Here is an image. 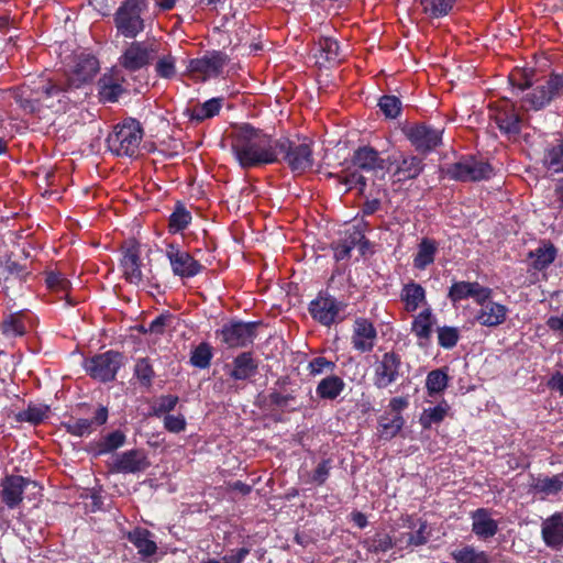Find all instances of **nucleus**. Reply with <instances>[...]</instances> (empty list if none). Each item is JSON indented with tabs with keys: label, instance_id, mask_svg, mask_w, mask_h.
Segmentation results:
<instances>
[{
	"label": "nucleus",
	"instance_id": "nucleus-17",
	"mask_svg": "<svg viewBox=\"0 0 563 563\" xmlns=\"http://www.w3.org/2000/svg\"><path fill=\"white\" fill-rule=\"evenodd\" d=\"M166 257L169 261L173 274L181 279L192 278L205 269L199 261L175 243L167 244Z\"/></svg>",
	"mask_w": 563,
	"mask_h": 563
},
{
	"label": "nucleus",
	"instance_id": "nucleus-9",
	"mask_svg": "<svg viewBox=\"0 0 563 563\" xmlns=\"http://www.w3.org/2000/svg\"><path fill=\"white\" fill-rule=\"evenodd\" d=\"M123 365V353L114 350L95 354L82 362L87 375L103 384L115 380L118 372Z\"/></svg>",
	"mask_w": 563,
	"mask_h": 563
},
{
	"label": "nucleus",
	"instance_id": "nucleus-24",
	"mask_svg": "<svg viewBox=\"0 0 563 563\" xmlns=\"http://www.w3.org/2000/svg\"><path fill=\"white\" fill-rule=\"evenodd\" d=\"M507 314L508 308L505 305L492 301L477 310L475 320L481 325L496 328L506 321Z\"/></svg>",
	"mask_w": 563,
	"mask_h": 563
},
{
	"label": "nucleus",
	"instance_id": "nucleus-11",
	"mask_svg": "<svg viewBox=\"0 0 563 563\" xmlns=\"http://www.w3.org/2000/svg\"><path fill=\"white\" fill-rule=\"evenodd\" d=\"M260 324L258 321L231 320L217 330L216 335L228 349H242L253 344Z\"/></svg>",
	"mask_w": 563,
	"mask_h": 563
},
{
	"label": "nucleus",
	"instance_id": "nucleus-27",
	"mask_svg": "<svg viewBox=\"0 0 563 563\" xmlns=\"http://www.w3.org/2000/svg\"><path fill=\"white\" fill-rule=\"evenodd\" d=\"M542 538L544 543L551 548L563 547V515L556 512L542 523Z\"/></svg>",
	"mask_w": 563,
	"mask_h": 563
},
{
	"label": "nucleus",
	"instance_id": "nucleus-52",
	"mask_svg": "<svg viewBox=\"0 0 563 563\" xmlns=\"http://www.w3.org/2000/svg\"><path fill=\"white\" fill-rule=\"evenodd\" d=\"M430 530L427 520H419V528L413 533H402L396 542L405 540L406 547H421L424 545L430 538Z\"/></svg>",
	"mask_w": 563,
	"mask_h": 563
},
{
	"label": "nucleus",
	"instance_id": "nucleus-23",
	"mask_svg": "<svg viewBox=\"0 0 563 563\" xmlns=\"http://www.w3.org/2000/svg\"><path fill=\"white\" fill-rule=\"evenodd\" d=\"M352 164L367 173H376L385 168V159L376 148L369 145L360 146L353 152Z\"/></svg>",
	"mask_w": 563,
	"mask_h": 563
},
{
	"label": "nucleus",
	"instance_id": "nucleus-26",
	"mask_svg": "<svg viewBox=\"0 0 563 563\" xmlns=\"http://www.w3.org/2000/svg\"><path fill=\"white\" fill-rule=\"evenodd\" d=\"M473 523L472 531L479 539L487 540L493 538L498 531V523L490 518L486 508H478L472 514Z\"/></svg>",
	"mask_w": 563,
	"mask_h": 563
},
{
	"label": "nucleus",
	"instance_id": "nucleus-47",
	"mask_svg": "<svg viewBox=\"0 0 563 563\" xmlns=\"http://www.w3.org/2000/svg\"><path fill=\"white\" fill-rule=\"evenodd\" d=\"M362 547L369 553L387 552L393 549L394 542L390 534L386 532H376L372 538H366L361 542Z\"/></svg>",
	"mask_w": 563,
	"mask_h": 563
},
{
	"label": "nucleus",
	"instance_id": "nucleus-55",
	"mask_svg": "<svg viewBox=\"0 0 563 563\" xmlns=\"http://www.w3.org/2000/svg\"><path fill=\"white\" fill-rule=\"evenodd\" d=\"M449 376L443 369L431 371L426 378V388L429 396L438 395L448 387Z\"/></svg>",
	"mask_w": 563,
	"mask_h": 563
},
{
	"label": "nucleus",
	"instance_id": "nucleus-44",
	"mask_svg": "<svg viewBox=\"0 0 563 563\" xmlns=\"http://www.w3.org/2000/svg\"><path fill=\"white\" fill-rule=\"evenodd\" d=\"M98 87L100 99L104 102H117L120 96L125 92L120 82L107 75L99 79Z\"/></svg>",
	"mask_w": 563,
	"mask_h": 563
},
{
	"label": "nucleus",
	"instance_id": "nucleus-63",
	"mask_svg": "<svg viewBox=\"0 0 563 563\" xmlns=\"http://www.w3.org/2000/svg\"><path fill=\"white\" fill-rule=\"evenodd\" d=\"M174 316L169 311H164L150 322L146 331L162 335L164 334L166 327L172 324Z\"/></svg>",
	"mask_w": 563,
	"mask_h": 563
},
{
	"label": "nucleus",
	"instance_id": "nucleus-37",
	"mask_svg": "<svg viewBox=\"0 0 563 563\" xmlns=\"http://www.w3.org/2000/svg\"><path fill=\"white\" fill-rule=\"evenodd\" d=\"M400 299L405 303L406 311L415 312L426 301V289L420 284L411 280L404 285Z\"/></svg>",
	"mask_w": 563,
	"mask_h": 563
},
{
	"label": "nucleus",
	"instance_id": "nucleus-19",
	"mask_svg": "<svg viewBox=\"0 0 563 563\" xmlns=\"http://www.w3.org/2000/svg\"><path fill=\"white\" fill-rule=\"evenodd\" d=\"M108 418V407L99 405L92 419L70 417L68 420L62 422V427L68 434L84 438L90 435L98 427L106 424Z\"/></svg>",
	"mask_w": 563,
	"mask_h": 563
},
{
	"label": "nucleus",
	"instance_id": "nucleus-41",
	"mask_svg": "<svg viewBox=\"0 0 563 563\" xmlns=\"http://www.w3.org/2000/svg\"><path fill=\"white\" fill-rule=\"evenodd\" d=\"M133 376L141 387L150 389L156 377L152 360L147 356L137 358L134 364Z\"/></svg>",
	"mask_w": 563,
	"mask_h": 563
},
{
	"label": "nucleus",
	"instance_id": "nucleus-33",
	"mask_svg": "<svg viewBox=\"0 0 563 563\" xmlns=\"http://www.w3.org/2000/svg\"><path fill=\"white\" fill-rule=\"evenodd\" d=\"M424 169L423 159L411 155L402 157L394 172V176L398 181L412 180L419 177Z\"/></svg>",
	"mask_w": 563,
	"mask_h": 563
},
{
	"label": "nucleus",
	"instance_id": "nucleus-56",
	"mask_svg": "<svg viewBox=\"0 0 563 563\" xmlns=\"http://www.w3.org/2000/svg\"><path fill=\"white\" fill-rule=\"evenodd\" d=\"M332 459L327 457L321 460L312 473L309 475V478L306 481L308 484H312L316 486H322L329 479L331 470H332Z\"/></svg>",
	"mask_w": 563,
	"mask_h": 563
},
{
	"label": "nucleus",
	"instance_id": "nucleus-43",
	"mask_svg": "<svg viewBox=\"0 0 563 563\" xmlns=\"http://www.w3.org/2000/svg\"><path fill=\"white\" fill-rule=\"evenodd\" d=\"M190 211L181 201H177L168 218V231L173 234L184 231L191 222Z\"/></svg>",
	"mask_w": 563,
	"mask_h": 563
},
{
	"label": "nucleus",
	"instance_id": "nucleus-34",
	"mask_svg": "<svg viewBox=\"0 0 563 563\" xmlns=\"http://www.w3.org/2000/svg\"><path fill=\"white\" fill-rule=\"evenodd\" d=\"M558 250L550 241L543 242L536 250L530 251L528 258L531 260L530 266L536 271L547 269L556 258Z\"/></svg>",
	"mask_w": 563,
	"mask_h": 563
},
{
	"label": "nucleus",
	"instance_id": "nucleus-48",
	"mask_svg": "<svg viewBox=\"0 0 563 563\" xmlns=\"http://www.w3.org/2000/svg\"><path fill=\"white\" fill-rule=\"evenodd\" d=\"M450 409V406L445 400L437 405L435 407L424 409L420 416V424L423 429H430L432 424L442 422Z\"/></svg>",
	"mask_w": 563,
	"mask_h": 563
},
{
	"label": "nucleus",
	"instance_id": "nucleus-12",
	"mask_svg": "<svg viewBox=\"0 0 563 563\" xmlns=\"http://www.w3.org/2000/svg\"><path fill=\"white\" fill-rule=\"evenodd\" d=\"M345 307L346 303L338 300L328 291H319L317 297L310 301L308 311L314 321L319 322L321 325L331 327L342 321L340 312L343 311Z\"/></svg>",
	"mask_w": 563,
	"mask_h": 563
},
{
	"label": "nucleus",
	"instance_id": "nucleus-3",
	"mask_svg": "<svg viewBox=\"0 0 563 563\" xmlns=\"http://www.w3.org/2000/svg\"><path fill=\"white\" fill-rule=\"evenodd\" d=\"M100 69L99 60L90 54L81 55L70 75L53 79L60 90V101L69 104H77L86 97L85 84L91 81Z\"/></svg>",
	"mask_w": 563,
	"mask_h": 563
},
{
	"label": "nucleus",
	"instance_id": "nucleus-4",
	"mask_svg": "<svg viewBox=\"0 0 563 563\" xmlns=\"http://www.w3.org/2000/svg\"><path fill=\"white\" fill-rule=\"evenodd\" d=\"M312 141L308 137H280L276 140L277 163H284L295 175H302L313 166Z\"/></svg>",
	"mask_w": 563,
	"mask_h": 563
},
{
	"label": "nucleus",
	"instance_id": "nucleus-15",
	"mask_svg": "<svg viewBox=\"0 0 563 563\" xmlns=\"http://www.w3.org/2000/svg\"><path fill=\"white\" fill-rule=\"evenodd\" d=\"M489 119L494 121L500 133L508 139L516 137L521 132V118L515 104L508 100L490 106Z\"/></svg>",
	"mask_w": 563,
	"mask_h": 563
},
{
	"label": "nucleus",
	"instance_id": "nucleus-7",
	"mask_svg": "<svg viewBox=\"0 0 563 563\" xmlns=\"http://www.w3.org/2000/svg\"><path fill=\"white\" fill-rule=\"evenodd\" d=\"M560 98H563V73L552 71L545 80L533 82L521 98V107L526 111H540Z\"/></svg>",
	"mask_w": 563,
	"mask_h": 563
},
{
	"label": "nucleus",
	"instance_id": "nucleus-6",
	"mask_svg": "<svg viewBox=\"0 0 563 563\" xmlns=\"http://www.w3.org/2000/svg\"><path fill=\"white\" fill-rule=\"evenodd\" d=\"M143 128L136 119L129 118L114 126L106 142L109 151L117 156H136L143 139Z\"/></svg>",
	"mask_w": 563,
	"mask_h": 563
},
{
	"label": "nucleus",
	"instance_id": "nucleus-64",
	"mask_svg": "<svg viewBox=\"0 0 563 563\" xmlns=\"http://www.w3.org/2000/svg\"><path fill=\"white\" fill-rule=\"evenodd\" d=\"M340 181L346 186L347 190L357 188L361 192L367 186L366 178L357 172L350 173L345 176H339Z\"/></svg>",
	"mask_w": 563,
	"mask_h": 563
},
{
	"label": "nucleus",
	"instance_id": "nucleus-38",
	"mask_svg": "<svg viewBox=\"0 0 563 563\" xmlns=\"http://www.w3.org/2000/svg\"><path fill=\"white\" fill-rule=\"evenodd\" d=\"M344 388V380L340 376L332 374L318 383L316 393L320 399L334 400L343 393Z\"/></svg>",
	"mask_w": 563,
	"mask_h": 563
},
{
	"label": "nucleus",
	"instance_id": "nucleus-57",
	"mask_svg": "<svg viewBox=\"0 0 563 563\" xmlns=\"http://www.w3.org/2000/svg\"><path fill=\"white\" fill-rule=\"evenodd\" d=\"M379 110L387 119H396L401 112V100L394 95H384L377 103Z\"/></svg>",
	"mask_w": 563,
	"mask_h": 563
},
{
	"label": "nucleus",
	"instance_id": "nucleus-50",
	"mask_svg": "<svg viewBox=\"0 0 563 563\" xmlns=\"http://www.w3.org/2000/svg\"><path fill=\"white\" fill-rule=\"evenodd\" d=\"M456 0H420L423 13L431 19L442 18L452 10Z\"/></svg>",
	"mask_w": 563,
	"mask_h": 563
},
{
	"label": "nucleus",
	"instance_id": "nucleus-32",
	"mask_svg": "<svg viewBox=\"0 0 563 563\" xmlns=\"http://www.w3.org/2000/svg\"><path fill=\"white\" fill-rule=\"evenodd\" d=\"M223 98L216 97L211 98L203 103H198L192 108L186 109V114L189 117L190 121H195L197 123L203 122L207 119H211L219 114L222 106Z\"/></svg>",
	"mask_w": 563,
	"mask_h": 563
},
{
	"label": "nucleus",
	"instance_id": "nucleus-14",
	"mask_svg": "<svg viewBox=\"0 0 563 563\" xmlns=\"http://www.w3.org/2000/svg\"><path fill=\"white\" fill-rule=\"evenodd\" d=\"M402 376V361L396 351L385 352L374 364L373 385L387 388Z\"/></svg>",
	"mask_w": 563,
	"mask_h": 563
},
{
	"label": "nucleus",
	"instance_id": "nucleus-29",
	"mask_svg": "<svg viewBox=\"0 0 563 563\" xmlns=\"http://www.w3.org/2000/svg\"><path fill=\"white\" fill-rule=\"evenodd\" d=\"M433 323L434 320L430 307L423 309L413 318L411 322V332L418 339V344L420 346L426 345L430 341Z\"/></svg>",
	"mask_w": 563,
	"mask_h": 563
},
{
	"label": "nucleus",
	"instance_id": "nucleus-39",
	"mask_svg": "<svg viewBox=\"0 0 563 563\" xmlns=\"http://www.w3.org/2000/svg\"><path fill=\"white\" fill-rule=\"evenodd\" d=\"M319 57L330 65L343 59L339 42L331 36H320L317 41Z\"/></svg>",
	"mask_w": 563,
	"mask_h": 563
},
{
	"label": "nucleus",
	"instance_id": "nucleus-8",
	"mask_svg": "<svg viewBox=\"0 0 563 563\" xmlns=\"http://www.w3.org/2000/svg\"><path fill=\"white\" fill-rule=\"evenodd\" d=\"M161 43L155 37L132 41L119 57V65L129 73H135L150 66L157 57Z\"/></svg>",
	"mask_w": 563,
	"mask_h": 563
},
{
	"label": "nucleus",
	"instance_id": "nucleus-21",
	"mask_svg": "<svg viewBox=\"0 0 563 563\" xmlns=\"http://www.w3.org/2000/svg\"><path fill=\"white\" fill-rule=\"evenodd\" d=\"M29 485L36 486V482L22 475H7L1 482V499L10 508H16L23 500L24 490Z\"/></svg>",
	"mask_w": 563,
	"mask_h": 563
},
{
	"label": "nucleus",
	"instance_id": "nucleus-13",
	"mask_svg": "<svg viewBox=\"0 0 563 563\" xmlns=\"http://www.w3.org/2000/svg\"><path fill=\"white\" fill-rule=\"evenodd\" d=\"M404 133L415 150L428 155L442 144L443 130L427 123H413L404 129Z\"/></svg>",
	"mask_w": 563,
	"mask_h": 563
},
{
	"label": "nucleus",
	"instance_id": "nucleus-36",
	"mask_svg": "<svg viewBox=\"0 0 563 563\" xmlns=\"http://www.w3.org/2000/svg\"><path fill=\"white\" fill-rule=\"evenodd\" d=\"M438 252V242L430 238H422L418 244V251L413 256V267L423 271L435 260Z\"/></svg>",
	"mask_w": 563,
	"mask_h": 563
},
{
	"label": "nucleus",
	"instance_id": "nucleus-49",
	"mask_svg": "<svg viewBox=\"0 0 563 563\" xmlns=\"http://www.w3.org/2000/svg\"><path fill=\"white\" fill-rule=\"evenodd\" d=\"M531 487L538 493L556 495L563 489V473L553 475L552 477H539L531 484Z\"/></svg>",
	"mask_w": 563,
	"mask_h": 563
},
{
	"label": "nucleus",
	"instance_id": "nucleus-40",
	"mask_svg": "<svg viewBox=\"0 0 563 563\" xmlns=\"http://www.w3.org/2000/svg\"><path fill=\"white\" fill-rule=\"evenodd\" d=\"M49 407L46 405H34L30 402L26 409L14 415V421L18 423L27 422L32 426H38L48 418Z\"/></svg>",
	"mask_w": 563,
	"mask_h": 563
},
{
	"label": "nucleus",
	"instance_id": "nucleus-62",
	"mask_svg": "<svg viewBox=\"0 0 563 563\" xmlns=\"http://www.w3.org/2000/svg\"><path fill=\"white\" fill-rule=\"evenodd\" d=\"M178 396L175 395H163L161 396L155 405L153 406V412L156 417L162 415H168L173 411L178 404Z\"/></svg>",
	"mask_w": 563,
	"mask_h": 563
},
{
	"label": "nucleus",
	"instance_id": "nucleus-20",
	"mask_svg": "<svg viewBox=\"0 0 563 563\" xmlns=\"http://www.w3.org/2000/svg\"><path fill=\"white\" fill-rule=\"evenodd\" d=\"M377 330L373 321L364 317H357L353 321L351 344L358 353H369L377 341Z\"/></svg>",
	"mask_w": 563,
	"mask_h": 563
},
{
	"label": "nucleus",
	"instance_id": "nucleus-61",
	"mask_svg": "<svg viewBox=\"0 0 563 563\" xmlns=\"http://www.w3.org/2000/svg\"><path fill=\"white\" fill-rule=\"evenodd\" d=\"M335 368L336 364L324 356H317L307 365V371L311 376H318L327 372L332 373Z\"/></svg>",
	"mask_w": 563,
	"mask_h": 563
},
{
	"label": "nucleus",
	"instance_id": "nucleus-2",
	"mask_svg": "<svg viewBox=\"0 0 563 563\" xmlns=\"http://www.w3.org/2000/svg\"><path fill=\"white\" fill-rule=\"evenodd\" d=\"M11 98L19 108L26 114H33L40 111L42 103H46L47 108L54 109L56 112H66L68 110L66 103L60 101V90L53 79H40L31 84H23L19 87L9 89Z\"/></svg>",
	"mask_w": 563,
	"mask_h": 563
},
{
	"label": "nucleus",
	"instance_id": "nucleus-30",
	"mask_svg": "<svg viewBox=\"0 0 563 563\" xmlns=\"http://www.w3.org/2000/svg\"><path fill=\"white\" fill-rule=\"evenodd\" d=\"M126 442V435L122 430H113L102 435L98 441L91 443V451L96 456L109 454Z\"/></svg>",
	"mask_w": 563,
	"mask_h": 563
},
{
	"label": "nucleus",
	"instance_id": "nucleus-16",
	"mask_svg": "<svg viewBox=\"0 0 563 563\" xmlns=\"http://www.w3.org/2000/svg\"><path fill=\"white\" fill-rule=\"evenodd\" d=\"M120 268L126 283L139 286L143 280L141 244L134 240L124 241L121 245Z\"/></svg>",
	"mask_w": 563,
	"mask_h": 563
},
{
	"label": "nucleus",
	"instance_id": "nucleus-18",
	"mask_svg": "<svg viewBox=\"0 0 563 563\" xmlns=\"http://www.w3.org/2000/svg\"><path fill=\"white\" fill-rule=\"evenodd\" d=\"M228 62L229 57L224 52L211 51L201 57L189 59L187 70L191 76L206 80L220 76Z\"/></svg>",
	"mask_w": 563,
	"mask_h": 563
},
{
	"label": "nucleus",
	"instance_id": "nucleus-58",
	"mask_svg": "<svg viewBox=\"0 0 563 563\" xmlns=\"http://www.w3.org/2000/svg\"><path fill=\"white\" fill-rule=\"evenodd\" d=\"M474 282H454L449 288L448 298L452 303L472 298Z\"/></svg>",
	"mask_w": 563,
	"mask_h": 563
},
{
	"label": "nucleus",
	"instance_id": "nucleus-25",
	"mask_svg": "<svg viewBox=\"0 0 563 563\" xmlns=\"http://www.w3.org/2000/svg\"><path fill=\"white\" fill-rule=\"evenodd\" d=\"M43 275H44V282H45V285H46V288L51 291V292H54V294H57L59 295L60 294V299H65L66 300V305L67 306H70V307H74L76 306V301L73 300L68 292L71 288V283L69 282V279L60 272L58 271H44L43 272Z\"/></svg>",
	"mask_w": 563,
	"mask_h": 563
},
{
	"label": "nucleus",
	"instance_id": "nucleus-59",
	"mask_svg": "<svg viewBox=\"0 0 563 563\" xmlns=\"http://www.w3.org/2000/svg\"><path fill=\"white\" fill-rule=\"evenodd\" d=\"M533 69H518L510 73L509 81L512 87L518 88L520 91H525L526 89H529L530 87L533 86Z\"/></svg>",
	"mask_w": 563,
	"mask_h": 563
},
{
	"label": "nucleus",
	"instance_id": "nucleus-54",
	"mask_svg": "<svg viewBox=\"0 0 563 563\" xmlns=\"http://www.w3.org/2000/svg\"><path fill=\"white\" fill-rule=\"evenodd\" d=\"M213 353L212 347L207 342L198 344L190 354V364L194 367L206 369L210 366Z\"/></svg>",
	"mask_w": 563,
	"mask_h": 563
},
{
	"label": "nucleus",
	"instance_id": "nucleus-46",
	"mask_svg": "<svg viewBox=\"0 0 563 563\" xmlns=\"http://www.w3.org/2000/svg\"><path fill=\"white\" fill-rule=\"evenodd\" d=\"M405 419L401 415H395L393 419H389L386 415H383L378 419V432L383 440H391L395 438L404 428Z\"/></svg>",
	"mask_w": 563,
	"mask_h": 563
},
{
	"label": "nucleus",
	"instance_id": "nucleus-60",
	"mask_svg": "<svg viewBox=\"0 0 563 563\" xmlns=\"http://www.w3.org/2000/svg\"><path fill=\"white\" fill-rule=\"evenodd\" d=\"M460 340V332L457 328L454 327H440L438 329V344L445 349H453Z\"/></svg>",
	"mask_w": 563,
	"mask_h": 563
},
{
	"label": "nucleus",
	"instance_id": "nucleus-35",
	"mask_svg": "<svg viewBox=\"0 0 563 563\" xmlns=\"http://www.w3.org/2000/svg\"><path fill=\"white\" fill-rule=\"evenodd\" d=\"M128 540L137 549L143 558L152 556L157 551V544L152 540V532L145 528H135L128 533Z\"/></svg>",
	"mask_w": 563,
	"mask_h": 563
},
{
	"label": "nucleus",
	"instance_id": "nucleus-42",
	"mask_svg": "<svg viewBox=\"0 0 563 563\" xmlns=\"http://www.w3.org/2000/svg\"><path fill=\"white\" fill-rule=\"evenodd\" d=\"M2 275L5 284L14 282L23 284L30 277L31 271L9 256L2 265Z\"/></svg>",
	"mask_w": 563,
	"mask_h": 563
},
{
	"label": "nucleus",
	"instance_id": "nucleus-28",
	"mask_svg": "<svg viewBox=\"0 0 563 563\" xmlns=\"http://www.w3.org/2000/svg\"><path fill=\"white\" fill-rule=\"evenodd\" d=\"M257 369L258 362L253 357V353L242 352L233 360L230 377L235 380H247L257 373Z\"/></svg>",
	"mask_w": 563,
	"mask_h": 563
},
{
	"label": "nucleus",
	"instance_id": "nucleus-53",
	"mask_svg": "<svg viewBox=\"0 0 563 563\" xmlns=\"http://www.w3.org/2000/svg\"><path fill=\"white\" fill-rule=\"evenodd\" d=\"M1 332L7 338L22 336L25 334V324L19 313L7 316L1 322Z\"/></svg>",
	"mask_w": 563,
	"mask_h": 563
},
{
	"label": "nucleus",
	"instance_id": "nucleus-22",
	"mask_svg": "<svg viewBox=\"0 0 563 563\" xmlns=\"http://www.w3.org/2000/svg\"><path fill=\"white\" fill-rule=\"evenodd\" d=\"M148 466L146 453L140 449H131L115 456L110 465V472L135 474L145 471Z\"/></svg>",
	"mask_w": 563,
	"mask_h": 563
},
{
	"label": "nucleus",
	"instance_id": "nucleus-1",
	"mask_svg": "<svg viewBox=\"0 0 563 563\" xmlns=\"http://www.w3.org/2000/svg\"><path fill=\"white\" fill-rule=\"evenodd\" d=\"M232 153L243 169L277 163L276 140L250 123H242L230 134Z\"/></svg>",
	"mask_w": 563,
	"mask_h": 563
},
{
	"label": "nucleus",
	"instance_id": "nucleus-51",
	"mask_svg": "<svg viewBox=\"0 0 563 563\" xmlns=\"http://www.w3.org/2000/svg\"><path fill=\"white\" fill-rule=\"evenodd\" d=\"M154 70L157 77L163 79H172L176 76V57L170 53L158 55L154 65Z\"/></svg>",
	"mask_w": 563,
	"mask_h": 563
},
{
	"label": "nucleus",
	"instance_id": "nucleus-5",
	"mask_svg": "<svg viewBox=\"0 0 563 563\" xmlns=\"http://www.w3.org/2000/svg\"><path fill=\"white\" fill-rule=\"evenodd\" d=\"M147 10V0H123L113 14L117 36L135 40L143 33L146 27L143 14Z\"/></svg>",
	"mask_w": 563,
	"mask_h": 563
},
{
	"label": "nucleus",
	"instance_id": "nucleus-10",
	"mask_svg": "<svg viewBox=\"0 0 563 563\" xmlns=\"http://www.w3.org/2000/svg\"><path fill=\"white\" fill-rule=\"evenodd\" d=\"M445 174L448 178L455 181H482L494 176V167L483 158L465 155L457 162L450 164Z\"/></svg>",
	"mask_w": 563,
	"mask_h": 563
},
{
	"label": "nucleus",
	"instance_id": "nucleus-31",
	"mask_svg": "<svg viewBox=\"0 0 563 563\" xmlns=\"http://www.w3.org/2000/svg\"><path fill=\"white\" fill-rule=\"evenodd\" d=\"M543 166L554 173H563V136L555 137L544 150Z\"/></svg>",
	"mask_w": 563,
	"mask_h": 563
},
{
	"label": "nucleus",
	"instance_id": "nucleus-45",
	"mask_svg": "<svg viewBox=\"0 0 563 563\" xmlns=\"http://www.w3.org/2000/svg\"><path fill=\"white\" fill-rule=\"evenodd\" d=\"M451 556L455 563H490V558L487 552L476 550L473 545H465L461 549L454 550Z\"/></svg>",
	"mask_w": 563,
	"mask_h": 563
}]
</instances>
